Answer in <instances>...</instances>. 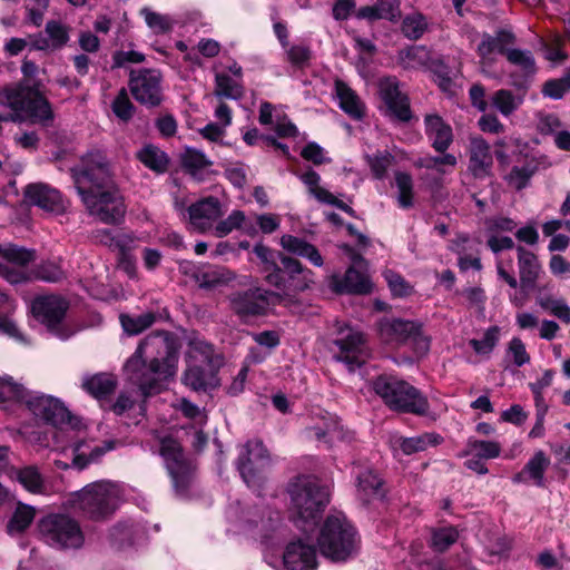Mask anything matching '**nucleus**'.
I'll return each instance as SVG.
<instances>
[{
  "mask_svg": "<svg viewBox=\"0 0 570 570\" xmlns=\"http://www.w3.org/2000/svg\"><path fill=\"white\" fill-rule=\"evenodd\" d=\"M178 351L173 335L157 331L146 336L124 365L126 379L144 397L161 391L163 382L177 371Z\"/></svg>",
  "mask_w": 570,
  "mask_h": 570,
  "instance_id": "nucleus-1",
  "label": "nucleus"
},
{
  "mask_svg": "<svg viewBox=\"0 0 570 570\" xmlns=\"http://www.w3.org/2000/svg\"><path fill=\"white\" fill-rule=\"evenodd\" d=\"M72 173L78 194L91 216L106 224H116L124 218V197L111 179L110 166L104 154L89 153Z\"/></svg>",
  "mask_w": 570,
  "mask_h": 570,
  "instance_id": "nucleus-2",
  "label": "nucleus"
},
{
  "mask_svg": "<svg viewBox=\"0 0 570 570\" xmlns=\"http://www.w3.org/2000/svg\"><path fill=\"white\" fill-rule=\"evenodd\" d=\"M289 514L294 524L307 532L316 523L330 502V489L316 478L298 476L288 485Z\"/></svg>",
  "mask_w": 570,
  "mask_h": 570,
  "instance_id": "nucleus-3",
  "label": "nucleus"
},
{
  "mask_svg": "<svg viewBox=\"0 0 570 570\" xmlns=\"http://www.w3.org/2000/svg\"><path fill=\"white\" fill-rule=\"evenodd\" d=\"M320 553L331 561L342 562L352 558L360 549V537L344 514L328 515L317 534Z\"/></svg>",
  "mask_w": 570,
  "mask_h": 570,
  "instance_id": "nucleus-4",
  "label": "nucleus"
},
{
  "mask_svg": "<svg viewBox=\"0 0 570 570\" xmlns=\"http://www.w3.org/2000/svg\"><path fill=\"white\" fill-rule=\"evenodd\" d=\"M373 390L392 410L417 415L428 412V400L420 391L395 376H379L373 382Z\"/></svg>",
  "mask_w": 570,
  "mask_h": 570,
  "instance_id": "nucleus-5",
  "label": "nucleus"
},
{
  "mask_svg": "<svg viewBox=\"0 0 570 570\" xmlns=\"http://www.w3.org/2000/svg\"><path fill=\"white\" fill-rule=\"evenodd\" d=\"M119 489L108 481H99L85 487L73 499L72 507L90 520L110 517L118 503Z\"/></svg>",
  "mask_w": 570,
  "mask_h": 570,
  "instance_id": "nucleus-6",
  "label": "nucleus"
},
{
  "mask_svg": "<svg viewBox=\"0 0 570 570\" xmlns=\"http://www.w3.org/2000/svg\"><path fill=\"white\" fill-rule=\"evenodd\" d=\"M69 303L60 295H39L31 302V313L46 328L60 340H67L76 330L67 322Z\"/></svg>",
  "mask_w": 570,
  "mask_h": 570,
  "instance_id": "nucleus-7",
  "label": "nucleus"
},
{
  "mask_svg": "<svg viewBox=\"0 0 570 570\" xmlns=\"http://www.w3.org/2000/svg\"><path fill=\"white\" fill-rule=\"evenodd\" d=\"M43 540L59 549H77L83 543V533L78 522L63 514H51L39 523Z\"/></svg>",
  "mask_w": 570,
  "mask_h": 570,
  "instance_id": "nucleus-8",
  "label": "nucleus"
},
{
  "mask_svg": "<svg viewBox=\"0 0 570 570\" xmlns=\"http://www.w3.org/2000/svg\"><path fill=\"white\" fill-rule=\"evenodd\" d=\"M284 271L275 268V272L265 276L268 284L288 292H299L309 287L313 283V272L304 268L302 264L288 256H281Z\"/></svg>",
  "mask_w": 570,
  "mask_h": 570,
  "instance_id": "nucleus-9",
  "label": "nucleus"
},
{
  "mask_svg": "<svg viewBox=\"0 0 570 570\" xmlns=\"http://www.w3.org/2000/svg\"><path fill=\"white\" fill-rule=\"evenodd\" d=\"M353 265L346 271L344 276L334 275L331 278V287L336 293L367 294L372 291V283L366 273V262L353 249L344 247Z\"/></svg>",
  "mask_w": 570,
  "mask_h": 570,
  "instance_id": "nucleus-10",
  "label": "nucleus"
},
{
  "mask_svg": "<svg viewBox=\"0 0 570 570\" xmlns=\"http://www.w3.org/2000/svg\"><path fill=\"white\" fill-rule=\"evenodd\" d=\"M160 455L166 462L175 488L178 491L185 490L194 466L191 461L185 458L180 444L171 438L163 439L160 443Z\"/></svg>",
  "mask_w": 570,
  "mask_h": 570,
  "instance_id": "nucleus-11",
  "label": "nucleus"
},
{
  "mask_svg": "<svg viewBox=\"0 0 570 570\" xmlns=\"http://www.w3.org/2000/svg\"><path fill=\"white\" fill-rule=\"evenodd\" d=\"M35 259V254L12 244L0 245V276L11 284L24 282L26 266Z\"/></svg>",
  "mask_w": 570,
  "mask_h": 570,
  "instance_id": "nucleus-12",
  "label": "nucleus"
},
{
  "mask_svg": "<svg viewBox=\"0 0 570 570\" xmlns=\"http://www.w3.org/2000/svg\"><path fill=\"white\" fill-rule=\"evenodd\" d=\"M129 88L134 98L142 105L157 106L161 101V75L158 70H132Z\"/></svg>",
  "mask_w": 570,
  "mask_h": 570,
  "instance_id": "nucleus-13",
  "label": "nucleus"
},
{
  "mask_svg": "<svg viewBox=\"0 0 570 570\" xmlns=\"http://www.w3.org/2000/svg\"><path fill=\"white\" fill-rule=\"evenodd\" d=\"M28 410L39 420L62 429L71 423V414L65 404L50 395H31L26 401Z\"/></svg>",
  "mask_w": 570,
  "mask_h": 570,
  "instance_id": "nucleus-14",
  "label": "nucleus"
},
{
  "mask_svg": "<svg viewBox=\"0 0 570 570\" xmlns=\"http://www.w3.org/2000/svg\"><path fill=\"white\" fill-rule=\"evenodd\" d=\"M379 95L390 116L402 121L410 120V100L401 90L400 81L395 77H386L379 81Z\"/></svg>",
  "mask_w": 570,
  "mask_h": 570,
  "instance_id": "nucleus-15",
  "label": "nucleus"
},
{
  "mask_svg": "<svg viewBox=\"0 0 570 570\" xmlns=\"http://www.w3.org/2000/svg\"><path fill=\"white\" fill-rule=\"evenodd\" d=\"M334 343L338 347L337 361L346 364L351 371L360 367L370 357V348L361 332L350 331L346 336Z\"/></svg>",
  "mask_w": 570,
  "mask_h": 570,
  "instance_id": "nucleus-16",
  "label": "nucleus"
},
{
  "mask_svg": "<svg viewBox=\"0 0 570 570\" xmlns=\"http://www.w3.org/2000/svg\"><path fill=\"white\" fill-rule=\"evenodd\" d=\"M222 215V204L214 196L202 198L188 207L189 224L199 233L210 230Z\"/></svg>",
  "mask_w": 570,
  "mask_h": 570,
  "instance_id": "nucleus-17",
  "label": "nucleus"
},
{
  "mask_svg": "<svg viewBox=\"0 0 570 570\" xmlns=\"http://www.w3.org/2000/svg\"><path fill=\"white\" fill-rule=\"evenodd\" d=\"M514 42V36L507 30H500L497 35H485L481 43L478 46V53L480 56V63L483 72L491 73V68L495 62L498 55H505L510 50L509 46Z\"/></svg>",
  "mask_w": 570,
  "mask_h": 570,
  "instance_id": "nucleus-18",
  "label": "nucleus"
},
{
  "mask_svg": "<svg viewBox=\"0 0 570 570\" xmlns=\"http://www.w3.org/2000/svg\"><path fill=\"white\" fill-rule=\"evenodd\" d=\"M24 198L29 204L48 213L58 215L66 210V203L59 190L42 183L28 185L24 189Z\"/></svg>",
  "mask_w": 570,
  "mask_h": 570,
  "instance_id": "nucleus-19",
  "label": "nucleus"
},
{
  "mask_svg": "<svg viewBox=\"0 0 570 570\" xmlns=\"http://www.w3.org/2000/svg\"><path fill=\"white\" fill-rule=\"evenodd\" d=\"M282 564L285 570H315L318 564L316 551L303 539L292 541L285 548Z\"/></svg>",
  "mask_w": 570,
  "mask_h": 570,
  "instance_id": "nucleus-20",
  "label": "nucleus"
},
{
  "mask_svg": "<svg viewBox=\"0 0 570 570\" xmlns=\"http://www.w3.org/2000/svg\"><path fill=\"white\" fill-rule=\"evenodd\" d=\"M45 33L29 36V43L36 50L56 51L69 41V29L61 22L50 20L46 23Z\"/></svg>",
  "mask_w": 570,
  "mask_h": 570,
  "instance_id": "nucleus-21",
  "label": "nucleus"
},
{
  "mask_svg": "<svg viewBox=\"0 0 570 570\" xmlns=\"http://www.w3.org/2000/svg\"><path fill=\"white\" fill-rule=\"evenodd\" d=\"M307 438L332 444L336 440H345L346 435L336 416L324 413L314 419V423L306 429Z\"/></svg>",
  "mask_w": 570,
  "mask_h": 570,
  "instance_id": "nucleus-22",
  "label": "nucleus"
},
{
  "mask_svg": "<svg viewBox=\"0 0 570 570\" xmlns=\"http://www.w3.org/2000/svg\"><path fill=\"white\" fill-rule=\"evenodd\" d=\"M493 157L490 145L482 137H471L469 146V170L474 177L482 178L490 174Z\"/></svg>",
  "mask_w": 570,
  "mask_h": 570,
  "instance_id": "nucleus-23",
  "label": "nucleus"
},
{
  "mask_svg": "<svg viewBox=\"0 0 570 570\" xmlns=\"http://www.w3.org/2000/svg\"><path fill=\"white\" fill-rule=\"evenodd\" d=\"M415 331V323L403 320L384 318L379 323V336L382 343L391 346L406 344L411 333Z\"/></svg>",
  "mask_w": 570,
  "mask_h": 570,
  "instance_id": "nucleus-24",
  "label": "nucleus"
},
{
  "mask_svg": "<svg viewBox=\"0 0 570 570\" xmlns=\"http://www.w3.org/2000/svg\"><path fill=\"white\" fill-rule=\"evenodd\" d=\"M273 298V294L262 293L259 289L246 292L232 298V307L240 316L259 315L265 312Z\"/></svg>",
  "mask_w": 570,
  "mask_h": 570,
  "instance_id": "nucleus-25",
  "label": "nucleus"
},
{
  "mask_svg": "<svg viewBox=\"0 0 570 570\" xmlns=\"http://www.w3.org/2000/svg\"><path fill=\"white\" fill-rule=\"evenodd\" d=\"M442 440V436L436 433H423L412 438L394 435L391 438L390 443L395 453L401 452L404 455H411L435 446L440 444Z\"/></svg>",
  "mask_w": 570,
  "mask_h": 570,
  "instance_id": "nucleus-26",
  "label": "nucleus"
},
{
  "mask_svg": "<svg viewBox=\"0 0 570 570\" xmlns=\"http://www.w3.org/2000/svg\"><path fill=\"white\" fill-rule=\"evenodd\" d=\"M549 465V456L542 450H539L534 452L524 468L512 478V481L514 483L532 481L534 485L542 488L544 487V473Z\"/></svg>",
  "mask_w": 570,
  "mask_h": 570,
  "instance_id": "nucleus-27",
  "label": "nucleus"
},
{
  "mask_svg": "<svg viewBox=\"0 0 570 570\" xmlns=\"http://www.w3.org/2000/svg\"><path fill=\"white\" fill-rule=\"evenodd\" d=\"M266 458L267 452L261 441H250L246 444V459L240 461L239 471L248 487L259 485L262 478L256 473L255 465Z\"/></svg>",
  "mask_w": 570,
  "mask_h": 570,
  "instance_id": "nucleus-28",
  "label": "nucleus"
},
{
  "mask_svg": "<svg viewBox=\"0 0 570 570\" xmlns=\"http://www.w3.org/2000/svg\"><path fill=\"white\" fill-rule=\"evenodd\" d=\"M301 181L306 186L308 193L320 203L333 205L345 213L353 215L354 210L345 203L338 200L332 193L321 186V176L313 169H309L299 176Z\"/></svg>",
  "mask_w": 570,
  "mask_h": 570,
  "instance_id": "nucleus-29",
  "label": "nucleus"
},
{
  "mask_svg": "<svg viewBox=\"0 0 570 570\" xmlns=\"http://www.w3.org/2000/svg\"><path fill=\"white\" fill-rule=\"evenodd\" d=\"M112 449V443L108 442L104 446L91 448L87 442H76L63 452L70 456L71 465L82 470L89 463L97 461L101 455Z\"/></svg>",
  "mask_w": 570,
  "mask_h": 570,
  "instance_id": "nucleus-30",
  "label": "nucleus"
},
{
  "mask_svg": "<svg viewBox=\"0 0 570 570\" xmlns=\"http://www.w3.org/2000/svg\"><path fill=\"white\" fill-rule=\"evenodd\" d=\"M425 132L432 141L433 148L439 151H445L453 141L452 128L445 124L438 115H426L424 119Z\"/></svg>",
  "mask_w": 570,
  "mask_h": 570,
  "instance_id": "nucleus-31",
  "label": "nucleus"
},
{
  "mask_svg": "<svg viewBox=\"0 0 570 570\" xmlns=\"http://www.w3.org/2000/svg\"><path fill=\"white\" fill-rule=\"evenodd\" d=\"M517 254L521 285L523 287H534L542 273L538 256L522 246L517 248Z\"/></svg>",
  "mask_w": 570,
  "mask_h": 570,
  "instance_id": "nucleus-32",
  "label": "nucleus"
},
{
  "mask_svg": "<svg viewBox=\"0 0 570 570\" xmlns=\"http://www.w3.org/2000/svg\"><path fill=\"white\" fill-rule=\"evenodd\" d=\"M183 169L194 178L202 180L213 161L200 150L186 147L179 155Z\"/></svg>",
  "mask_w": 570,
  "mask_h": 570,
  "instance_id": "nucleus-33",
  "label": "nucleus"
},
{
  "mask_svg": "<svg viewBox=\"0 0 570 570\" xmlns=\"http://www.w3.org/2000/svg\"><path fill=\"white\" fill-rule=\"evenodd\" d=\"M335 92L341 109L353 119H361L365 112V105L354 90L344 81H335Z\"/></svg>",
  "mask_w": 570,
  "mask_h": 570,
  "instance_id": "nucleus-34",
  "label": "nucleus"
},
{
  "mask_svg": "<svg viewBox=\"0 0 570 570\" xmlns=\"http://www.w3.org/2000/svg\"><path fill=\"white\" fill-rule=\"evenodd\" d=\"M28 397L23 385L14 382L11 376H0V409L8 411L14 405H21Z\"/></svg>",
  "mask_w": 570,
  "mask_h": 570,
  "instance_id": "nucleus-35",
  "label": "nucleus"
},
{
  "mask_svg": "<svg viewBox=\"0 0 570 570\" xmlns=\"http://www.w3.org/2000/svg\"><path fill=\"white\" fill-rule=\"evenodd\" d=\"M281 246L292 254L308 259L314 266L320 267L323 265V257L317 248L302 238L292 235H283Z\"/></svg>",
  "mask_w": 570,
  "mask_h": 570,
  "instance_id": "nucleus-36",
  "label": "nucleus"
},
{
  "mask_svg": "<svg viewBox=\"0 0 570 570\" xmlns=\"http://www.w3.org/2000/svg\"><path fill=\"white\" fill-rule=\"evenodd\" d=\"M218 367L188 362V367L184 374V383L195 391L204 390L212 385L215 371Z\"/></svg>",
  "mask_w": 570,
  "mask_h": 570,
  "instance_id": "nucleus-37",
  "label": "nucleus"
},
{
  "mask_svg": "<svg viewBox=\"0 0 570 570\" xmlns=\"http://www.w3.org/2000/svg\"><path fill=\"white\" fill-rule=\"evenodd\" d=\"M187 362L210 366H219L222 364V360L219 355L215 353L213 345L199 337L190 338L187 351Z\"/></svg>",
  "mask_w": 570,
  "mask_h": 570,
  "instance_id": "nucleus-38",
  "label": "nucleus"
},
{
  "mask_svg": "<svg viewBox=\"0 0 570 570\" xmlns=\"http://www.w3.org/2000/svg\"><path fill=\"white\" fill-rule=\"evenodd\" d=\"M116 380L112 375L99 373L86 376L82 380V389L94 397L100 400L112 393L116 389Z\"/></svg>",
  "mask_w": 570,
  "mask_h": 570,
  "instance_id": "nucleus-39",
  "label": "nucleus"
},
{
  "mask_svg": "<svg viewBox=\"0 0 570 570\" xmlns=\"http://www.w3.org/2000/svg\"><path fill=\"white\" fill-rule=\"evenodd\" d=\"M358 493L364 501L382 499L384 488L382 479L372 470H366L357 476Z\"/></svg>",
  "mask_w": 570,
  "mask_h": 570,
  "instance_id": "nucleus-40",
  "label": "nucleus"
},
{
  "mask_svg": "<svg viewBox=\"0 0 570 570\" xmlns=\"http://www.w3.org/2000/svg\"><path fill=\"white\" fill-rule=\"evenodd\" d=\"M537 305L564 324H570V306L558 296L540 294L537 296Z\"/></svg>",
  "mask_w": 570,
  "mask_h": 570,
  "instance_id": "nucleus-41",
  "label": "nucleus"
},
{
  "mask_svg": "<svg viewBox=\"0 0 570 570\" xmlns=\"http://www.w3.org/2000/svg\"><path fill=\"white\" fill-rule=\"evenodd\" d=\"M397 61L404 69H421L428 66L430 51L423 46H412L399 52Z\"/></svg>",
  "mask_w": 570,
  "mask_h": 570,
  "instance_id": "nucleus-42",
  "label": "nucleus"
},
{
  "mask_svg": "<svg viewBox=\"0 0 570 570\" xmlns=\"http://www.w3.org/2000/svg\"><path fill=\"white\" fill-rule=\"evenodd\" d=\"M138 159L149 169L156 173H165L169 159L167 155L154 145L144 146L137 154Z\"/></svg>",
  "mask_w": 570,
  "mask_h": 570,
  "instance_id": "nucleus-43",
  "label": "nucleus"
},
{
  "mask_svg": "<svg viewBox=\"0 0 570 570\" xmlns=\"http://www.w3.org/2000/svg\"><path fill=\"white\" fill-rule=\"evenodd\" d=\"M497 271L499 277L514 289V292L509 295L511 304L518 308L523 307L529 302V289L532 287H523L521 284L519 286L517 278L504 269L501 262L497 263Z\"/></svg>",
  "mask_w": 570,
  "mask_h": 570,
  "instance_id": "nucleus-44",
  "label": "nucleus"
},
{
  "mask_svg": "<svg viewBox=\"0 0 570 570\" xmlns=\"http://www.w3.org/2000/svg\"><path fill=\"white\" fill-rule=\"evenodd\" d=\"M14 309V301L7 294L0 292V314H3L0 315V334L19 338V330L13 320L10 318V314H12Z\"/></svg>",
  "mask_w": 570,
  "mask_h": 570,
  "instance_id": "nucleus-45",
  "label": "nucleus"
},
{
  "mask_svg": "<svg viewBox=\"0 0 570 570\" xmlns=\"http://www.w3.org/2000/svg\"><path fill=\"white\" fill-rule=\"evenodd\" d=\"M17 481L29 492L41 493L45 482L38 468L29 465L14 471Z\"/></svg>",
  "mask_w": 570,
  "mask_h": 570,
  "instance_id": "nucleus-46",
  "label": "nucleus"
},
{
  "mask_svg": "<svg viewBox=\"0 0 570 570\" xmlns=\"http://www.w3.org/2000/svg\"><path fill=\"white\" fill-rule=\"evenodd\" d=\"M397 188V204L401 208H411L414 204V190L412 176L404 171L394 175Z\"/></svg>",
  "mask_w": 570,
  "mask_h": 570,
  "instance_id": "nucleus-47",
  "label": "nucleus"
},
{
  "mask_svg": "<svg viewBox=\"0 0 570 570\" xmlns=\"http://www.w3.org/2000/svg\"><path fill=\"white\" fill-rule=\"evenodd\" d=\"M119 320L124 331L127 334L137 335L142 331L147 330L148 327H150L155 323L156 315L151 312L137 316L121 314L119 316Z\"/></svg>",
  "mask_w": 570,
  "mask_h": 570,
  "instance_id": "nucleus-48",
  "label": "nucleus"
},
{
  "mask_svg": "<svg viewBox=\"0 0 570 570\" xmlns=\"http://www.w3.org/2000/svg\"><path fill=\"white\" fill-rule=\"evenodd\" d=\"M465 454L482 460L495 459L501 454V445L495 441L470 440L466 444Z\"/></svg>",
  "mask_w": 570,
  "mask_h": 570,
  "instance_id": "nucleus-49",
  "label": "nucleus"
},
{
  "mask_svg": "<svg viewBox=\"0 0 570 570\" xmlns=\"http://www.w3.org/2000/svg\"><path fill=\"white\" fill-rule=\"evenodd\" d=\"M469 242L470 239L468 236H458L456 239L452 242L451 250L459 255L458 265L462 272H465L470 268L480 271L482 268L480 258L476 256L464 255L466 250V244Z\"/></svg>",
  "mask_w": 570,
  "mask_h": 570,
  "instance_id": "nucleus-50",
  "label": "nucleus"
},
{
  "mask_svg": "<svg viewBox=\"0 0 570 570\" xmlns=\"http://www.w3.org/2000/svg\"><path fill=\"white\" fill-rule=\"evenodd\" d=\"M428 21L425 17L419 12L407 14L402 22V31L409 39L416 40L426 31Z\"/></svg>",
  "mask_w": 570,
  "mask_h": 570,
  "instance_id": "nucleus-51",
  "label": "nucleus"
},
{
  "mask_svg": "<svg viewBox=\"0 0 570 570\" xmlns=\"http://www.w3.org/2000/svg\"><path fill=\"white\" fill-rule=\"evenodd\" d=\"M492 102L503 116H509L519 108L522 99L510 90L500 89L492 96Z\"/></svg>",
  "mask_w": 570,
  "mask_h": 570,
  "instance_id": "nucleus-52",
  "label": "nucleus"
},
{
  "mask_svg": "<svg viewBox=\"0 0 570 570\" xmlns=\"http://www.w3.org/2000/svg\"><path fill=\"white\" fill-rule=\"evenodd\" d=\"M500 338V328L498 326L489 327L481 340L472 338L469 344L475 353L481 355H489Z\"/></svg>",
  "mask_w": 570,
  "mask_h": 570,
  "instance_id": "nucleus-53",
  "label": "nucleus"
},
{
  "mask_svg": "<svg viewBox=\"0 0 570 570\" xmlns=\"http://www.w3.org/2000/svg\"><path fill=\"white\" fill-rule=\"evenodd\" d=\"M507 59L524 75H531L535 71L534 58L528 50L510 49L507 51Z\"/></svg>",
  "mask_w": 570,
  "mask_h": 570,
  "instance_id": "nucleus-54",
  "label": "nucleus"
},
{
  "mask_svg": "<svg viewBox=\"0 0 570 570\" xmlns=\"http://www.w3.org/2000/svg\"><path fill=\"white\" fill-rule=\"evenodd\" d=\"M233 278L234 275L230 271L223 267H216L203 272L198 277V282L200 287L213 288L218 285L226 284L230 282Z\"/></svg>",
  "mask_w": 570,
  "mask_h": 570,
  "instance_id": "nucleus-55",
  "label": "nucleus"
},
{
  "mask_svg": "<svg viewBox=\"0 0 570 570\" xmlns=\"http://www.w3.org/2000/svg\"><path fill=\"white\" fill-rule=\"evenodd\" d=\"M35 518V509L32 507L20 504L17 507L9 524V533L21 532L26 530Z\"/></svg>",
  "mask_w": 570,
  "mask_h": 570,
  "instance_id": "nucleus-56",
  "label": "nucleus"
},
{
  "mask_svg": "<svg viewBox=\"0 0 570 570\" xmlns=\"http://www.w3.org/2000/svg\"><path fill=\"white\" fill-rule=\"evenodd\" d=\"M217 96L237 99L243 95V87L238 80L232 79L228 75L218 73L216 76V89Z\"/></svg>",
  "mask_w": 570,
  "mask_h": 570,
  "instance_id": "nucleus-57",
  "label": "nucleus"
},
{
  "mask_svg": "<svg viewBox=\"0 0 570 570\" xmlns=\"http://www.w3.org/2000/svg\"><path fill=\"white\" fill-rule=\"evenodd\" d=\"M505 358L518 367L530 363V354L527 352L525 344L520 337H512L508 343Z\"/></svg>",
  "mask_w": 570,
  "mask_h": 570,
  "instance_id": "nucleus-58",
  "label": "nucleus"
},
{
  "mask_svg": "<svg viewBox=\"0 0 570 570\" xmlns=\"http://www.w3.org/2000/svg\"><path fill=\"white\" fill-rule=\"evenodd\" d=\"M366 161L374 178L383 179L386 176L387 169L393 164L394 157L387 151H380L372 156L367 155Z\"/></svg>",
  "mask_w": 570,
  "mask_h": 570,
  "instance_id": "nucleus-59",
  "label": "nucleus"
},
{
  "mask_svg": "<svg viewBox=\"0 0 570 570\" xmlns=\"http://www.w3.org/2000/svg\"><path fill=\"white\" fill-rule=\"evenodd\" d=\"M245 222V214L242 210H233L227 218L214 226V234L217 237H225L233 230L240 228Z\"/></svg>",
  "mask_w": 570,
  "mask_h": 570,
  "instance_id": "nucleus-60",
  "label": "nucleus"
},
{
  "mask_svg": "<svg viewBox=\"0 0 570 570\" xmlns=\"http://www.w3.org/2000/svg\"><path fill=\"white\" fill-rule=\"evenodd\" d=\"M111 109L117 118L122 121H128L134 115V105L131 104L127 90L120 89L115 100L112 101Z\"/></svg>",
  "mask_w": 570,
  "mask_h": 570,
  "instance_id": "nucleus-61",
  "label": "nucleus"
},
{
  "mask_svg": "<svg viewBox=\"0 0 570 570\" xmlns=\"http://www.w3.org/2000/svg\"><path fill=\"white\" fill-rule=\"evenodd\" d=\"M458 539V531L452 528H440L432 533V547L434 550L442 552L453 544Z\"/></svg>",
  "mask_w": 570,
  "mask_h": 570,
  "instance_id": "nucleus-62",
  "label": "nucleus"
},
{
  "mask_svg": "<svg viewBox=\"0 0 570 570\" xmlns=\"http://www.w3.org/2000/svg\"><path fill=\"white\" fill-rule=\"evenodd\" d=\"M141 14L148 27L156 33H165L171 29V22L167 16H163L149 9H142Z\"/></svg>",
  "mask_w": 570,
  "mask_h": 570,
  "instance_id": "nucleus-63",
  "label": "nucleus"
},
{
  "mask_svg": "<svg viewBox=\"0 0 570 570\" xmlns=\"http://www.w3.org/2000/svg\"><path fill=\"white\" fill-rule=\"evenodd\" d=\"M534 173V168L530 166H515L511 169L510 174L508 175L507 179L510 186H512L515 189H522L527 186L529 179Z\"/></svg>",
  "mask_w": 570,
  "mask_h": 570,
  "instance_id": "nucleus-64",
  "label": "nucleus"
}]
</instances>
